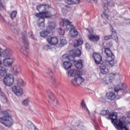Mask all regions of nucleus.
<instances>
[{
    "mask_svg": "<svg viewBox=\"0 0 130 130\" xmlns=\"http://www.w3.org/2000/svg\"><path fill=\"white\" fill-rule=\"evenodd\" d=\"M14 82L15 80L14 79V76L12 74H7L3 79V82L5 85H6V86H8V87L13 86Z\"/></svg>",
    "mask_w": 130,
    "mask_h": 130,
    "instance_id": "9d476101",
    "label": "nucleus"
},
{
    "mask_svg": "<svg viewBox=\"0 0 130 130\" xmlns=\"http://www.w3.org/2000/svg\"><path fill=\"white\" fill-rule=\"evenodd\" d=\"M17 85L18 86H20V87H23V86H25L26 85V82H24L23 81V79H19L17 82Z\"/></svg>",
    "mask_w": 130,
    "mask_h": 130,
    "instance_id": "72a5a7b5",
    "label": "nucleus"
},
{
    "mask_svg": "<svg viewBox=\"0 0 130 130\" xmlns=\"http://www.w3.org/2000/svg\"><path fill=\"white\" fill-rule=\"evenodd\" d=\"M22 42L25 45V47L23 46L20 49L21 52H22L24 55L27 56L28 55V52L29 50V41L26 36H23L22 37Z\"/></svg>",
    "mask_w": 130,
    "mask_h": 130,
    "instance_id": "0eeeda50",
    "label": "nucleus"
},
{
    "mask_svg": "<svg viewBox=\"0 0 130 130\" xmlns=\"http://www.w3.org/2000/svg\"><path fill=\"white\" fill-rule=\"evenodd\" d=\"M28 36L29 37H30V38H31L32 39H35V38L34 37V34L32 31L28 32Z\"/></svg>",
    "mask_w": 130,
    "mask_h": 130,
    "instance_id": "79ce46f5",
    "label": "nucleus"
},
{
    "mask_svg": "<svg viewBox=\"0 0 130 130\" xmlns=\"http://www.w3.org/2000/svg\"><path fill=\"white\" fill-rule=\"evenodd\" d=\"M111 75H112V76H113L114 77V76H116V74L115 73V74H111Z\"/></svg>",
    "mask_w": 130,
    "mask_h": 130,
    "instance_id": "0e129e2a",
    "label": "nucleus"
},
{
    "mask_svg": "<svg viewBox=\"0 0 130 130\" xmlns=\"http://www.w3.org/2000/svg\"><path fill=\"white\" fill-rule=\"evenodd\" d=\"M82 74L83 73L80 71V73L76 75L74 79L72 80L71 83L73 86H79L81 85L82 83H84L85 79L81 76Z\"/></svg>",
    "mask_w": 130,
    "mask_h": 130,
    "instance_id": "1a4fd4ad",
    "label": "nucleus"
},
{
    "mask_svg": "<svg viewBox=\"0 0 130 130\" xmlns=\"http://www.w3.org/2000/svg\"><path fill=\"white\" fill-rule=\"evenodd\" d=\"M7 24H8V26H10H10H11V24H10V22H7Z\"/></svg>",
    "mask_w": 130,
    "mask_h": 130,
    "instance_id": "69168bd1",
    "label": "nucleus"
},
{
    "mask_svg": "<svg viewBox=\"0 0 130 130\" xmlns=\"http://www.w3.org/2000/svg\"><path fill=\"white\" fill-rule=\"evenodd\" d=\"M77 126H78V127H79V128H80L81 129H84V128H85L84 125H81V124L78 125Z\"/></svg>",
    "mask_w": 130,
    "mask_h": 130,
    "instance_id": "603ef678",
    "label": "nucleus"
},
{
    "mask_svg": "<svg viewBox=\"0 0 130 130\" xmlns=\"http://www.w3.org/2000/svg\"><path fill=\"white\" fill-rule=\"evenodd\" d=\"M130 123V112L128 113L127 116L126 117H123L119 119V122L117 125V130H129V129L126 127L125 124Z\"/></svg>",
    "mask_w": 130,
    "mask_h": 130,
    "instance_id": "20e7f679",
    "label": "nucleus"
},
{
    "mask_svg": "<svg viewBox=\"0 0 130 130\" xmlns=\"http://www.w3.org/2000/svg\"><path fill=\"white\" fill-rule=\"evenodd\" d=\"M109 82L110 83H112V79L111 78L109 79Z\"/></svg>",
    "mask_w": 130,
    "mask_h": 130,
    "instance_id": "680f3d73",
    "label": "nucleus"
},
{
    "mask_svg": "<svg viewBox=\"0 0 130 130\" xmlns=\"http://www.w3.org/2000/svg\"><path fill=\"white\" fill-rule=\"evenodd\" d=\"M11 72L13 75L17 76V75H19L22 72V68H21L20 65H16L11 69Z\"/></svg>",
    "mask_w": 130,
    "mask_h": 130,
    "instance_id": "dca6fc26",
    "label": "nucleus"
},
{
    "mask_svg": "<svg viewBox=\"0 0 130 130\" xmlns=\"http://www.w3.org/2000/svg\"><path fill=\"white\" fill-rule=\"evenodd\" d=\"M109 119H111L112 123H113L116 128H117V123L118 122V119H117V113L115 112H113L112 114H110L108 117Z\"/></svg>",
    "mask_w": 130,
    "mask_h": 130,
    "instance_id": "4468645a",
    "label": "nucleus"
},
{
    "mask_svg": "<svg viewBox=\"0 0 130 130\" xmlns=\"http://www.w3.org/2000/svg\"><path fill=\"white\" fill-rule=\"evenodd\" d=\"M0 94L2 97H6V94L3 91H0Z\"/></svg>",
    "mask_w": 130,
    "mask_h": 130,
    "instance_id": "864d4df0",
    "label": "nucleus"
},
{
    "mask_svg": "<svg viewBox=\"0 0 130 130\" xmlns=\"http://www.w3.org/2000/svg\"><path fill=\"white\" fill-rule=\"evenodd\" d=\"M48 8H49L48 4H41L37 6V10L39 11V13H41V12H45Z\"/></svg>",
    "mask_w": 130,
    "mask_h": 130,
    "instance_id": "6ab92c4d",
    "label": "nucleus"
},
{
    "mask_svg": "<svg viewBox=\"0 0 130 130\" xmlns=\"http://www.w3.org/2000/svg\"><path fill=\"white\" fill-rule=\"evenodd\" d=\"M75 54V56H81V54H82V52H81V50L79 49H77L74 53Z\"/></svg>",
    "mask_w": 130,
    "mask_h": 130,
    "instance_id": "ea45409f",
    "label": "nucleus"
},
{
    "mask_svg": "<svg viewBox=\"0 0 130 130\" xmlns=\"http://www.w3.org/2000/svg\"><path fill=\"white\" fill-rule=\"evenodd\" d=\"M105 52L108 56L106 59V62H108L111 67H114L115 64V62H114V59L115 58L114 54L109 48H105Z\"/></svg>",
    "mask_w": 130,
    "mask_h": 130,
    "instance_id": "423d86ee",
    "label": "nucleus"
},
{
    "mask_svg": "<svg viewBox=\"0 0 130 130\" xmlns=\"http://www.w3.org/2000/svg\"><path fill=\"white\" fill-rule=\"evenodd\" d=\"M2 56V49H0V57Z\"/></svg>",
    "mask_w": 130,
    "mask_h": 130,
    "instance_id": "e2e57ef3",
    "label": "nucleus"
},
{
    "mask_svg": "<svg viewBox=\"0 0 130 130\" xmlns=\"http://www.w3.org/2000/svg\"><path fill=\"white\" fill-rule=\"evenodd\" d=\"M92 57L96 64H98V61L97 60V58H98V53H93L92 54Z\"/></svg>",
    "mask_w": 130,
    "mask_h": 130,
    "instance_id": "c9c22d12",
    "label": "nucleus"
},
{
    "mask_svg": "<svg viewBox=\"0 0 130 130\" xmlns=\"http://www.w3.org/2000/svg\"><path fill=\"white\" fill-rule=\"evenodd\" d=\"M44 47L45 48H48V47H49V46L48 45H45V46H44Z\"/></svg>",
    "mask_w": 130,
    "mask_h": 130,
    "instance_id": "13d9d810",
    "label": "nucleus"
},
{
    "mask_svg": "<svg viewBox=\"0 0 130 130\" xmlns=\"http://www.w3.org/2000/svg\"><path fill=\"white\" fill-rule=\"evenodd\" d=\"M72 64L71 62L69 61H64L63 63V68H64V70H69L72 68Z\"/></svg>",
    "mask_w": 130,
    "mask_h": 130,
    "instance_id": "c85d7f7f",
    "label": "nucleus"
},
{
    "mask_svg": "<svg viewBox=\"0 0 130 130\" xmlns=\"http://www.w3.org/2000/svg\"><path fill=\"white\" fill-rule=\"evenodd\" d=\"M106 96L109 100H114L115 99V92L113 91L107 92Z\"/></svg>",
    "mask_w": 130,
    "mask_h": 130,
    "instance_id": "393cba45",
    "label": "nucleus"
},
{
    "mask_svg": "<svg viewBox=\"0 0 130 130\" xmlns=\"http://www.w3.org/2000/svg\"><path fill=\"white\" fill-rule=\"evenodd\" d=\"M12 55V51L10 49H6L3 51V56L5 58L3 60V63L5 67H11L15 61L14 58H10Z\"/></svg>",
    "mask_w": 130,
    "mask_h": 130,
    "instance_id": "7ed1b4c3",
    "label": "nucleus"
},
{
    "mask_svg": "<svg viewBox=\"0 0 130 130\" xmlns=\"http://www.w3.org/2000/svg\"><path fill=\"white\" fill-rule=\"evenodd\" d=\"M58 32L60 35H64V30L62 29L61 28H60L58 29Z\"/></svg>",
    "mask_w": 130,
    "mask_h": 130,
    "instance_id": "a18cd8bd",
    "label": "nucleus"
},
{
    "mask_svg": "<svg viewBox=\"0 0 130 130\" xmlns=\"http://www.w3.org/2000/svg\"><path fill=\"white\" fill-rule=\"evenodd\" d=\"M0 64H2V62L0 61ZM7 75V71L6 68L2 66H0V78L5 77Z\"/></svg>",
    "mask_w": 130,
    "mask_h": 130,
    "instance_id": "a878e982",
    "label": "nucleus"
},
{
    "mask_svg": "<svg viewBox=\"0 0 130 130\" xmlns=\"http://www.w3.org/2000/svg\"><path fill=\"white\" fill-rule=\"evenodd\" d=\"M17 12L16 11H13L12 12L10 17L12 20H14L16 17H17Z\"/></svg>",
    "mask_w": 130,
    "mask_h": 130,
    "instance_id": "4c0bfd02",
    "label": "nucleus"
},
{
    "mask_svg": "<svg viewBox=\"0 0 130 130\" xmlns=\"http://www.w3.org/2000/svg\"><path fill=\"white\" fill-rule=\"evenodd\" d=\"M104 11L103 12V14H101L102 18L105 17L107 20H108L109 18V15L110 14V11H109V9L111 7H114V2L112 0H105L103 4Z\"/></svg>",
    "mask_w": 130,
    "mask_h": 130,
    "instance_id": "f03ea898",
    "label": "nucleus"
},
{
    "mask_svg": "<svg viewBox=\"0 0 130 130\" xmlns=\"http://www.w3.org/2000/svg\"><path fill=\"white\" fill-rule=\"evenodd\" d=\"M47 94L49 98V102L50 104L53 105V106L57 107V106H58V101H57L56 98L54 94H53L52 92L49 90L47 91Z\"/></svg>",
    "mask_w": 130,
    "mask_h": 130,
    "instance_id": "9b49d317",
    "label": "nucleus"
},
{
    "mask_svg": "<svg viewBox=\"0 0 130 130\" xmlns=\"http://www.w3.org/2000/svg\"><path fill=\"white\" fill-rule=\"evenodd\" d=\"M100 39V38H99V37H98V40H99Z\"/></svg>",
    "mask_w": 130,
    "mask_h": 130,
    "instance_id": "338daca9",
    "label": "nucleus"
},
{
    "mask_svg": "<svg viewBox=\"0 0 130 130\" xmlns=\"http://www.w3.org/2000/svg\"><path fill=\"white\" fill-rule=\"evenodd\" d=\"M100 101L101 102H105V99H103V98L100 99Z\"/></svg>",
    "mask_w": 130,
    "mask_h": 130,
    "instance_id": "6e6d98bb",
    "label": "nucleus"
},
{
    "mask_svg": "<svg viewBox=\"0 0 130 130\" xmlns=\"http://www.w3.org/2000/svg\"><path fill=\"white\" fill-rule=\"evenodd\" d=\"M69 5H76L79 4L81 0H67Z\"/></svg>",
    "mask_w": 130,
    "mask_h": 130,
    "instance_id": "2f4dec72",
    "label": "nucleus"
},
{
    "mask_svg": "<svg viewBox=\"0 0 130 130\" xmlns=\"http://www.w3.org/2000/svg\"><path fill=\"white\" fill-rule=\"evenodd\" d=\"M87 30L90 33V34H92L94 32V29L92 28H90L89 29H87Z\"/></svg>",
    "mask_w": 130,
    "mask_h": 130,
    "instance_id": "3c124183",
    "label": "nucleus"
},
{
    "mask_svg": "<svg viewBox=\"0 0 130 130\" xmlns=\"http://www.w3.org/2000/svg\"><path fill=\"white\" fill-rule=\"evenodd\" d=\"M103 23L105 25H107V23H108V22H107V21H105L103 22Z\"/></svg>",
    "mask_w": 130,
    "mask_h": 130,
    "instance_id": "4d7b16f0",
    "label": "nucleus"
},
{
    "mask_svg": "<svg viewBox=\"0 0 130 130\" xmlns=\"http://www.w3.org/2000/svg\"><path fill=\"white\" fill-rule=\"evenodd\" d=\"M53 35V31L52 30H45L40 32V36L41 37H48L49 36H51V35Z\"/></svg>",
    "mask_w": 130,
    "mask_h": 130,
    "instance_id": "f3484780",
    "label": "nucleus"
},
{
    "mask_svg": "<svg viewBox=\"0 0 130 130\" xmlns=\"http://www.w3.org/2000/svg\"><path fill=\"white\" fill-rule=\"evenodd\" d=\"M110 28L111 30L112 35L111 36H112V38L113 39H114V41H116V42H118V37H117V32H116V31L114 28H113V27H112V25L111 24H110Z\"/></svg>",
    "mask_w": 130,
    "mask_h": 130,
    "instance_id": "a211bd4d",
    "label": "nucleus"
},
{
    "mask_svg": "<svg viewBox=\"0 0 130 130\" xmlns=\"http://www.w3.org/2000/svg\"><path fill=\"white\" fill-rule=\"evenodd\" d=\"M87 2H92L93 1L94 4H97V3H98V1L97 0H86Z\"/></svg>",
    "mask_w": 130,
    "mask_h": 130,
    "instance_id": "5fc2aeb1",
    "label": "nucleus"
},
{
    "mask_svg": "<svg viewBox=\"0 0 130 130\" xmlns=\"http://www.w3.org/2000/svg\"><path fill=\"white\" fill-rule=\"evenodd\" d=\"M105 40H109V39H112V36L108 35L104 37Z\"/></svg>",
    "mask_w": 130,
    "mask_h": 130,
    "instance_id": "c03bdc74",
    "label": "nucleus"
},
{
    "mask_svg": "<svg viewBox=\"0 0 130 130\" xmlns=\"http://www.w3.org/2000/svg\"><path fill=\"white\" fill-rule=\"evenodd\" d=\"M47 41L50 45H56L58 43V39L56 37L47 38Z\"/></svg>",
    "mask_w": 130,
    "mask_h": 130,
    "instance_id": "412c9836",
    "label": "nucleus"
},
{
    "mask_svg": "<svg viewBox=\"0 0 130 130\" xmlns=\"http://www.w3.org/2000/svg\"><path fill=\"white\" fill-rule=\"evenodd\" d=\"M101 115H108V117L109 116L110 114V112H109V110H102L101 113Z\"/></svg>",
    "mask_w": 130,
    "mask_h": 130,
    "instance_id": "e433bc0d",
    "label": "nucleus"
},
{
    "mask_svg": "<svg viewBox=\"0 0 130 130\" xmlns=\"http://www.w3.org/2000/svg\"><path fill=\"white\" fill-rule=\"evenodd\" d=\"M12 91L13 93H14L15 95H16V96H22L23 95V89L21 88L19 86H14L12 87Z\"/></svg>",
    "mask_w": 130,
    "mask_h": 130,
    "instance_id": "2eb2a0df",
    "label": "nucleus"
},
{
    "mask_svg": "<svg viewBox=\"0 0 130 130\" xmlns=\"http://www.w3.org/2000/svg\"><path fill=\"white\" fill-rule=\"evenodd\" d=\"M86 48H89V44H86Z\"/></svg>",
    "mask_w": 130,
    "mask_h": 130,
    "instance_id": "052dcab7",
    "label": "nucleus"
},
{
    "mask_svg": "<svg viewBox=\"0 0 130 130\" xmlns=\"http://www.w3.org/2000/svg\"><path fill=\"white\" fill-rule=\"evenodd\" d=\"M110 46H112L113 45V44H112V42H110L109 43Z\"/></svg>",
    "mask_w": 130,
    "mask_h": 130,
    "instance_id": "bf43d9fd",
    "label": "nucleus"
},
{
    "mask_svg": "<svg viewBox=\"0 0 130 130\" xmlns=\"http://www.w3.org/2000/svg\"><path fill=\"white\" fill-rule=\"evenodd\" d=\"M80 72L81 71L79 70L71 69L68 72V77H74L75 78L76 76L80 73Z\"/></svg>",
    "mask_w": 130,
    "mask_h": 130,
    "instance_id": "5701e85b",
    "label": "nucleus"
},
{
    "mask_svg": "<svg viewBox=\"0 0 130 130\" xmlns=\"http://www.w3.org/2000/svg\"><path fill=\"white\" fill-rule=\"evenodd\" d=\"M56 26V25L55 24V23H54V22H50L49 25L48 26L47 29L48 30H52V29H55Z\"/></svg>",
    "mask_w": 130,
    "mask_h": 130,
    "instance_id": "7c9ffc66",
    "label": "nucleus"
},
{
    "mask_svg": "<svg viewBox=\"0 0 130 130\" xmlns=\"http://www.w3.org/2000/svg\"><path fill=\"white\" fill-rule=\"evenodd\" d=\"M81 106L82 107V108H85L86 109L88 114L90 115V111H89V109H88L87 106H86V103H85L84 100H82L81 101Z\"/></svg>",
    "mask_w": 130,
    "mask_h": 130,
    "instance_id": "f704fd0d",
    "label": "nucleus"
},
{
    "mask_svg": "<svg viewBox=\"0 0 130 130\" xmlns=\"http://www.w3.org/2000/svg\"><path fill=\"white\" fill-rule=\"evenodd\" d=\"M119 96H124L126 94V84L122 83L121 85H117L114 88Z\"/></svg>",
    "mask_w": 130,
    "mask_h": 130,
    "instance_id": "6e6552de",
    "label": "nucleus"
},
{
    "mask_svg": "<svg viewBox=\"0 0 130 130\" xmlns=\"http://www.w3.org/2000/svg\"><path fill=\"white\" fill-rule=\"evenodd\" d=\"M68 42H67V40L64 39H60V44L61 46H64L66 44H67Z\"/></svg>",
    "mask_w": 130,
    "mask_h": 130,
    "instance_id": "58836bf2",
    "label": "nucleus"
},
{
    "mask_svg": "<svg viewBox=\"0 0 130 130\" xmlns=\"http://www.w3.org/2000/svg\"><path fill=\"white\" fill-rule=\"evenodd\" d=\"M1 114L3 116L0 117V119L12 117L11 116V111H10V110H6L5 111H3L1 112Z\"/></svg>",
    "mask_w": 130,
    "mask_h": 130,
    "instance_id": "4be33fe9",
    "label": "nucleus"
},
{
    "mask_svg": "<svg viewBox=\"0 0 130 130\" xmlns=\"http://www.w3.org/2000/svg\"><path fill=\"white\" fill-rule=\"evenodd\" d=\"M1 101L3 103H7L8 102V99L6 96H4L1 99Z\"/></svg>",
    "mask_w": 130,
    "mask_h": 130,
    "instance_id": "de8ad7c7",
    "label": "nucleus"
},
{
    "mask_svg": "<svg viewBox=\"0 0 130 130\" xmlns=\"http://www.w3.org/2000/svg\"><path fill=\"white\" fill-rule=\"evenodd\" d=\"M88 39L90 40V41H93L95 42L98 41V36H94L92 34L88 35L87 36Z\"/></svg>",
    "mask_w": 130,
    "mask_h": 130,
    "instance_id": "cd10ccee",
    "label": "nucleus"
},
{
    "mask_svg": "<svg viewBox=\"0 0 130 130\" xmlns=\"http://www.w3.org/2000/svg\"><path fill=\"white\" fill-rule=\"evenodd\" d=\"M98 67L101 70V73L103 75H106L109 73V69L106 67V61L103 60L102 56L99 53L98 54Z\"/></svg>",
    "mask_w": 130,
    "mask_h": 130,
    "instance_id": "39448f33",
    "label": "nucleus"
},
{
    "mask_svg": "<svg viewBox=\"0 0 130 130\" xmlns=\"http://www.w3.org/2000/svg\"><path fill=\"white\" fill-rule=\"evenodd\" d=\"M37 18H38L37 21L38 26L40 28V29H44V28H45V24L44 23V22H45V19L41 17Z\"/></svg>",
    "mask_w": 130,
    "mask_h": 130,
    "instance_id": "aec40b11",
    "label": "nucleus"
},
{
    "mask_svg": "<svg viewBox=\"0 0 130 130\" xmlns=\"http://www.w3.org/2000/svg\"><path fill=\"white\" fill-rule=\"evenodd\" d=\"M69 61H75V56H74L73 55H70L68 57V59Z\"/></svg>",
    "mask_w": 130,
    "mask_h": 130,
    "instance_id": "a19ab883",
    "label": "nucleus"
},
{
    "mask_svg": "<svg viewBox=\"0 0 130 130\" xmlns=\"http://www.w3.org/2000/svg\"><path fill=\"white\" fill-rule=\"evenodd\" d=\"M129 24H130V20L129 21Z\"/></svg>",
    "mask_w": 130,
    "mask_h": 130,
    "instance_id": "774afa93",
    "label": "nucleus"
},
{
    "mask_svg": "<svg viewBox=\"0 0 130 130\" xmlns=\"http://www.w3.org/2000/svg\"><path fill=\"white\" fill-rule=\"evenodd\" d=\"M93 123H94V127L96 130H98V124L96 122V120H93Z\"/></svg>",
    "mask_w": 130,
    "mask_h": 130,
    "instance_id": "8fccbe9b",
    "label": "nucleus"
},
{
    "mask_svg": "<svg viewBox=\"0 0 130 130\" xmlns=\"http://www.w3.org/2000/svg\"><path fill=\"white\" fill-rule=\"evenodd\" d=\"M35 16L37 18H42V19L49 18L52 17V14L50 11H44L36 13Z\"/></svg>",
    "mask_w": 130,
    "mask_h": 130,
    "instance_id": "f8f14e48",
    "label": "nucleus"
},
{
    "mask_svg": "<svg viewBox=\"0 0 130 130\" xmlns=\"http://www.w3.org/2000/svg\"><path fill=\"white\" fill-rule=\"evenodd\" d=\"M60 26L66 27L67 31L70 30L69 33L70 37L74 38V37H76V36L79 35V32L76 29L74 24H73V22L70 21L69 19L66 18L62 19L60 22Z\"/></svg>",
    "mask_w": 130,
    "mask_h": 130,
    "instance_id": "f257e3e1",
    "label": "nucleus"
},
{
    "mask_svg": "<svg viewBox=\"0 0 130 130\" xmlns=\"http://www.w3.org/2000/svg\"><path fill=\"white\" fill-rule=\"evenodd\" d=\"M1 1V0H0V11L1 10H2V9H4V6H3V4L2 3V2ZM0 20L1 21V22H6V20H5V18L1 13H0Z\"/></svg>",
    "mask_w": 130,
    "mask_h": 130,
    "instance_id": "473e14b6",
    "label": "nucleus"
},
{
    "mask_svg": "<svg viewBox=\"0 0 130 130\" xmlns=\"http://www.w3.org/2000/svg\"><path fill=\"white\" fill-rule=\"evenodd\" d=\"M84 43V41L81 39H78L76 40L74 42V47H78L80 45H82Z\"/></svg>",
    "mask_w": 130,
    "mask_h": 130,
    "instance_id": "c756f323",
    "label": "nucleus"
},
{
    "mask_svg": "<svg viewBox=\"0 0 130 130\" xmlns=\"http://www.w3.org/2000/svg\"><path fill=\"white\" fill-rule=\"evenodd\" d=\"M49 75V76H50V78L51 79H52V81L54 82V81H55V78L53 77V73H52V72H50Z\"/></svg>",
    "mask_w": 130,
    "mask_h": 130,
    "instance_id": "49530a36",
    "label": "nucleus"
},
{
    "mask_svg": "<svg viewBox=\"0 0 130 130\" xmlns=\"http://www.w3.org/2000/svg\"><path fill=\"white\" fill-rule=\"evenodd\" d=\"M69 55V54H64L62 55V57L63 59H68Z\"/></svg>",
    "mask_w": 130,
    "mask_h": 130,
    "instance_id": "09e8293b",
    "label": "nucleus"
},
{
    "mask_svg": "<svg viewBox=\"0 0 130 130\" xmlns=\"http://www.w3.org/2000/svg\"><path fill=\"white\" fill-rule=\"evenodd\" d=\"M74 65L76 69L78 70H81L84 68V64H83V61L82 60H78V61H74Z\"/></svg>",
    "mask_w": 130,
    "mask_h": 130,
    "instance_id": "b1692460",
    "label": "nucleus"
},
{
    "mask_svg": "<svg viewBox=\"0 0 130 130\" xmlns=\"http://www.w3.org/2000/svg\"><path fill=\"white\" fill-rule=\"evenodd\" d=\"M0 122L7 126V127H11L14 123V121L12 117L9 118H5L3 119H0Z\"/></svg>",
    "mask_w": 130,
    "mask_h": 130,
    "instance_id": "ddd939ff",
    "label": "nucleus"
},
{
    "mask_svg": "<svg viewBox=\"0 0 130 130\" xmlns=\"http://www.w3.org/2000/svg\"><path fill=\"white\" fill-rule=\"evenodd\" d=\"M29 104V101L28 99H25L24 101L22 102V105H25V106H27Z\"/></svg>",
    "mask_w": 130,
    "mask_h": 130,
    "instance_id": "37998d69",
    "label": "nucleus"
},
{
    "mask_svg": "<svg viewBox=\"0 0 130 130\" xmlns=\"http://www.w3.org/2000/svg\"><path fill=\"white\" fill-rule=\"evenodd\" d=\"M27 126L29 130H38V128H36V126L32 122L28 121L27 123Z\"/></svg>",
    "mask_w": 130,
    "mask_h": 130,
    "instance_id": "bb28decb",
    "label": "nucleus"
}]
</instances>
